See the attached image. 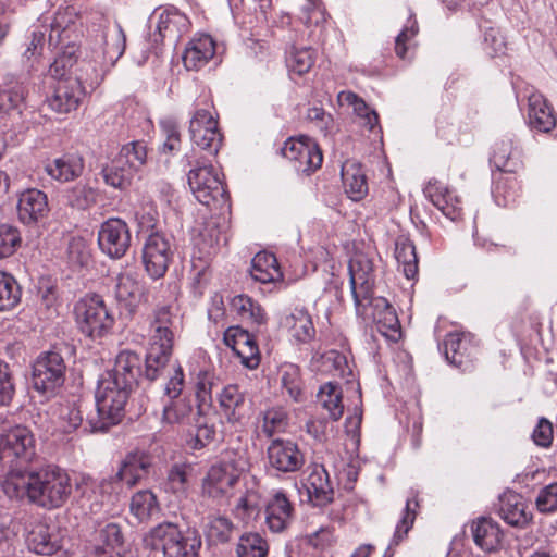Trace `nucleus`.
I'll return each instance as SVG.
<instances>
[{"label": "nucleus", "mask_w": 557, "mask_h": 557, "mask_svg": "<svg viewBox=\"0 0 557 557\" xmlns=\"http://www.w3.org/2000/svg\"><path fill=\"white\" fill-rule=\"evenodd\" d=\"M27 86L14 75H7L0 86V114L21 115L26 107Z\"/></svg>", "instance_id": "24"}, {"label": "nucleus", "mask_w": 557, "mask_h": 557, "mask_svg": "<svg viewBox=\"0 0 557 557\" xmlns=\"http://www.w3.org/2000/svg\"><path fill=\"white\" fill-rule=\"evenodd\" d=\"M159 511L156 495L149 490L138 491L132 496L131 512L140 521L149 519Z\"/></svg>", "instance_id": "51"}, {"label": "nucleus", "mask_w": 557, "mask_h": 557, "mask_svg": "<svg viewBox=\"0 0 557 557\" xmlns=\"http://www.w3.org/2000/svg\"><path fill=\"white\" fill-rule=\"evenodd\" d=\"M417 496V493L412 492V497L407 499L403 516L396 525L393 539L385 549L383 557H393L395 547L404 541L412 528L417 515L416 508L419 506Z\"/></svg>", "instance_id": "37"}, {"label": "nucleus", "mask_w": 557, "mask_h": 557, "mask_svg": "<svg viewBox=\"0 0 557 557\" xmlns=\"http://www.w3.org/2000/svg\"><path fill=\"white\" fill-rule=\"evenodd\" d=\"M81 20L82 16L74 7L59 9L51 23L49 44L52 45L55 38L59 42H63L64 39L71 38L72 33H75V38H78L76 25L78 22L82 24Z\"/></svg>", "instance_id": "30"}, {"label": "nucleus", "mask_w": 557, "mask_h": 557, "mask_svg": "<svg viewBox=\"0 0 557 557\" xmlns=\"http://www.w3.org/2000/svg\"><path fill=\"white\" fill-rule=\"evenodd\" d=\"M83 424V411L79 405L67 404L59 409L57 430L70 434Z\"/></svg>", "instance_id": "55"}, {"label": "nucleus", "mask_w": 557, "mask_h": 557, "mask_svg": "<svg viewBox=\"0 0 557 557\" xmlns=\"http://www.w3.org/2000/svg\"><path fill=\"white\" fill-rule=\"evenodd\" d=\"M134 172L119 157L111 164L103 166L101 175L107 185L117 189H126L134 176Z\"/></svg>", "instance_id": "42"}, {"label": "nucleus", "mask_w": 557, "mask_h": 557, "mask_svg": "<svg viewBox=\"0 0 557 557\" xmlns=\"http://www.w3.org/2000/svg\"><path fill=\"white\" fill-rule=\"evenodd\" d=\"M131 231L125 221L111 218L104 221L98 232V245L103 253L113 259L124 257L131 247Z\"/></svg>", "instance_id": "12"}, {"label": "nucleus", "mask_w": 557, "mask_h": 557, "mask_svg": "<svg viewBox=\"0 0 557 557\" xmlns=\"http://www.w3.org/2000/svg\"><path fill=\"white\" fill-rule=\"evenodd\" d=\"M141 293V286L131 273H121L116 277L115 298L126 307H133Z\"/></svg>", "instance_id": "49"}, {"label": "nucleus", "mask_w": 557, "mask_h": 557, "mask_svg": "<svg viewBox=\"0 0 557 557\" xmlns=\"http://www.w3.org/2000/svg\"><path fill=\"white\" fill-rule=\"evenodd\" d=\"M281 386L295 403H302L306 400L304 391V382L300 374V369L294 363H285L278 370Z\"/></svg>", "instance_id": "39"}, {"label": "nucleus", "mask_w": 557, "mask_h": 557, "mask_svg": "<svg viewBox=\"0 0 557 557\" xmlns=\"http://www.w3.org/2000/svg\"><path fill=\"white\" fill-rule=\"evenodd\" d=\"M211 201L214 202L215 208L221 211L222 215V224L221 226V236L216 237V243L223 242V245H226L228 242V236L226 234V230L228 227V214L231 213V202L230 196L225 189V186L219 175H211Z\"/></svg>", "instance_id": "35"}, {"label": "nucleus", "mask_w": 557, "mask_h": 557, "mask_svg": "<svg viewBox=\"0 0 557 557\" xmlns=\"http://www.w3.org/2000/svg\"><path fill=\"white\" fill-rule=\"evenodd\" d=\"M521 151L512 138L497 141L491 157L492 164L503 173H516L522 165Z\"/></svg>", "instance_id": "27"}, {"label": "nucleus", "mask_w": 557, "mask_h": 557, "mask_svg": "<svg viewBox=\"0 0 557 557\" xmlns=\"http://www.w3.org/2000/svg\"><path fill=\"white\" fill-rule=\"evenodd\" d=\"M78 329L89 337H102L113 326L114 318L99 295H87L74 306Z\"/></svg>", "instance_id": "5"}, {"label": "nucleus", "mask_w": 557, "mask_h": 557, "mask_svg": "<svg viewBox=\"0 0 557 557\" xmlns=\"http://www.w3.org/2000/svg\"><path fill=\"white\" fill-rule=\"evenodd\" d=\"M294 506L283 491L275 492L265 506V524L273 533L284 532L293 522Z\"/></svg>", "instance_id": "23"}, {"label": "nucleus", "mask_w": 557, "mask_h": 557, "mask_svg": "<svg viewBox=\"0 0 557 557\" xmlns=\"http://www.w3.org/2000/svg\"><path fill=\"white\" fill-rule=\"evenodd\" d=\"M236 531L233 521L225 516H218L211 519V545L228 543Z\"/></svg>", "instance_id": "61"}, {"label": "nucleus", "mask_w": 557, "mask_h": 557, "mask_svg": "<svg viewBox=\"0 0 557 557\" xmlns=\"http://www.w3.org/2000/svg\"><path fill=\"white\" fill-rule=\"evenodd\" d=\"M98 191L87 184H76L69 190V203L77 209L85 210L96 203Z\"/></svg>", "instance_id": "59"}, {"label": "nucleus", "mask_w": 557, "mask_h": 557, "mask_svg": "<svg viewBox=\"0 0 557 557\" xmlns=\"http://www.w3.org/2000/svg\"><path fill=\"white\" fill-rule=\"evenodd\" d=\"M343 394L337 383L327 382L323 384L318 393V400L329 411L330 418L334 421L342 418L344 413Z\"/></svg>", "instance_id": "40"}, {"label": "nucleus", "mask_w": 557, "mask_h": 557, "mask_svg": "<svg viewBox=\"0 0 557 557\" xmlns=\"http://www.w3.org/2000/svg\"><path fill=\"white\" fill-rule=\"evenodd\" d=\"M193 467L188 463H174L168 473V486L173 493H184L188 487V480Z\"/></svg>", "instance_id": "63"}, {"label": "nucleus", "mask_w": 557, "mask_h": 557, "mask_svg": "<svg viewBox=\"0 0 557 557\" xmlns=\"http://www.w3.org/2000/svg\"><path fill=\"white\" fill-rule=\"evenodd\" d=\"M475 544L485 552L495 550L502 537V532L496 522L490 518H479L471 525Z\"/></svg>", "instance_id": "34"}, {"label": "nucleus", "mask_w": 557, "mask_h": 557, "mask_svg": "<svg viewBox=\"0 0 557 557\" xmlns=\"http://www.w3.org/2000/svg\"><path fill=\"white\" fill-rule=\"evenodd\" d=\"M195 401L194 430L189 431L187 446L197 450L205 448L209 441V391L203 379L196 384Z\"/></svg>", "instance_id": "17"}, {"label": "nucleus", "mask_w": 557, "mask_h": 557, "mask_svg": "<svg viewBox=\"0 0 557 557\" xmlns=\"http://www.w3.org/2000/svg\"><path fill=\"white\" fill-rule=\"evenodd\" d=\"M20 298L21 290L15 278L11 274L0 271V311L14 308Z\"/></svg>", "instance_id": "54"}, {"label": "nucleus", "mask_w": 557, "mask_h": 557, "mask_svg": "<svg viewBox=\"0 0 557 557\" xmlns=\"http://www.w3.org/2000/svg\"><path fill=\"white\" fill-rule=\"evenodd\" d=\"M232 309L246 321L261 325L265 322L267 315L263 308L247 295H238L232 299Z\"/></svg>", "instance_id": "45"}, {"label": "nucleus", "mask_w": 557, "mask_h": 557, "mask_svg": "<svg viewBox=\"0 0 557 557\" xmlns=\"http://www.w3.org/2000/svg\"><path fill=\"white\" fill-rule=\"evenodd\" d=\"M339 106L352 108L359 124L369 131H374L379 126V115L375 110L371 109L366 101L357 94L344 90L337 95Z\"/></svg>", "instance_id": "32"}, {"label": "nucleus", "mask_w": 557, "mask_h": 557, "mask_svg": "<svg viewBox=\"0 0 557 557\" xmlns=\"http://www.w3.org/2000/svg\"><path fill=\"white\" fill-rule=\"evenodd\" d=\"M199 102L190 123L189 133L191 141L201 149L209 148V111Z\"/></svg>", "instance_id": "44"}, {"label": "nucleus", "mask_w": 557, "mask_h": 557, "mask_svg": "<svg viewBox=\"0 0 557 557\" xmlns=\"http://www.w3.org/2000/svg\"><path fill=\"white\" fill-rule=\"evenodd\" d=\"M27 545L30 550L38 555L50 556L62 547V540L59 533L48 525L39 524L28 534Z\"/></svg>", "instance_id": "31"}, {"label": "nucleus", "mask_w": 557, "mask_h": 557, "mask_svg": "<svg viewBox=\"0 0 557 557\" xmlns=\"http://www.w3.org/2000/svg\"><path fill=\"white\" fill-rule=\"evenodd\" d=\"M342 180L345 191L350 199L357 201L368 194V181L361 164L347 160L342 165Z\"/></svg>", "instance_id": "29"}, {"label": "nucleus", "mask_w": 557, "mask_h": 557, "mask_svg": "<svg viewBox=\"0 0 557 557\" xmlns=\"http://www.w3.org/2000/svg\"><path fill=\"white\" fill-rule=\"evenodd\" d=\"M49 210L48 197L44 191L28 188L20 194L17 215L23 224H36L48 215Z\"/></svg>", "instance_id": "22"}, {"label": "nucleus", "mask_w": 557, "mask_h": 557, "mask_svg": "<svg viewBox=\"0 0 557 557\" xmlns=\"http://www.w3.org/2000/svg\"><path fill=\"white\" fill-rule=\"evenodd\" d=\"M419 33V25L414 13L408 9V18L400 33L395 39V52L400 59L409 58L413 47V39Z\"/></svg>", "instance_id": "50"}, {"label": "nucleus", "mask_w": 557, "mask_h": 557, "mask_svg": "<svg viewBox=\"0 0 557 557\" xmlns=\"http://www.w3.org/2000/svg\"><path fill=\"white\" fill-rule=\"evenodd\" d=\"M53 94L48 98L49 107L58 113H70L76 110L82 103L86 90L82 86V78H75L69 75L64 78H57Z\"/></svg>", "instance_id": "16"}, {"label": "nucleus", "mask_w": 557, "mask_h": 557, "mask_svg": "<svg viewBox=\"0 0 557 557\" xmlns=\"http://www.w3.org/2000/svg\"><path fill=\"white\" fill-rule=\"evenodd\" d=\"M126 38L123 29L117 26L103 34V53L112 62L120 59L125 50Z\"/></svg>", "instance_id": "58"}, {"label": "nucleus", "mask_w": 557, "mask_h": 557, "mask_svg": "<svg viewBox=\"0 0 557 557\" xmlns=\"http://www.w3.org/2000/svg\"><path fill=\"white\" fill-rule=\"evenodd\" d=\"M307 471L308 474L304 479L302 486L306 490L308 500L317 507H324L332 503L334 490L324 466L313 463L308 467Z\"/></svg>", "instance_id": "18"}, {"label": "nucleus", "mask_w": 557, "mask_h": 557, "mask_svg": "<svg viewBox=\"0 0 557 557\" xmlns=\"http://www.w3.org/2000/svg\"><path fill=\"white\" fill-rule=\"evenodd\" d=\"M269 544L257 532L243 533L236 545L237 557H267Z\"/></svg>", "instance_id": "46"}, {"label": "nucleus", "mask_w": 557, "mask_h": 557, "mask_svg": "<svg viewBox=\"0 0 557 557\" xmlns=\"http://www.w3.org/2000/svg\"><path fill=\"white\" fill-rule=\"evenodd\" d=\"M233 351L240 359V362L248 369H256L260 363V351L256 343L255 336L246 331L243 342L235 346Z\"/></svg>", "instance_id": "56"}, {"label": "nucleus", "mask_w": 557, "mask_h": 557, "mask_svg": "<svg viewBox=\"0 0 557 557\" xmlns=\"http://www.w3.org/2000/svg\"><path fill=\"white\" fill-rule=\"evenodd\" d=\"M35 454L36 441L28 428L16 425L0 434V462L3 466L27 463Z\"/></svg>", "instance_id": "7"}, {"label": "nucleus", "mask_w": 557, "mask_h": 557, "mask_svg": "<svg viewBox=\"0 0 557 557\" xmlns=\"http://www.w3.org/2000/svg\"><path fill=\"white\" fill-rule=\"evenodd\" d=\"M528 124L533 131L549 133L556 126V116L553 108L543 95L532 92L528 97Z\"/></svg>", "instance_id": "26"}, {"label": "nucleus", "mask_w": 557, "mask_h": 557, "mask_svg": "<svg viewBox=\"0 0 557 557\" xmlns=\"http://www.w3.org/2000/svg\"><path fill=\"white\" fill-rule=\"evenodd\" d=\"M195 233L193 237L190 289L194 298L200 299L205 296L209 286V243L201 231L195 230Z\"/></svg>", "instance_id": "14"}, {"label": "nucleus", "mask_w": 557, "mask_h": 557, "mask_svg": "<svg viewBox=\"0 0 557 557\" xmlns=\"http://www.w3.org/2000/svg\"><path fill=\"white\" fill-rule=\"evenodd\" d=\"M131 389L107 374L100 377L95 393L96 414L86 418L90 432H104L122 420Z\"/></svg>", "instance_id": "3"}, {"label": "nucleus", "mask_w": 557, "mask_h": 557, "mask_svg": "<svg viewBox=\"0 0 557 557\" xmlns=\"http://www.w3.org/2000/svg\"><path fill=\"white\" fill-rule=\"evenodd\" d=\"M368 314H360L367 320H372L377 331L387 339L396 342L400 335V323L392 305L383 297L371 296L364 301Z\"/></svg>", "instance_id": "15"}, {"label": "nucleus", "mask_w": 557, "mask_h": 557, "mask_svg": "<svg viewBox=\"0 0 557 557\" xmlns=\"http://www.w3.org/2000/svg\"><path fill=\"white\" fill-rule=\"evenodd\" d=\"M267 454L270 467L278 472H295L304 465V456L292 441L274 440Z\"/></svg>", "instance_id": "20"}, {"label": "nucleus", "mask_w": 557, "mask_h": 557, "mask_svg": "<svg viewBox=\"0 0 557 557\" xmlns=\"http://www.w3.org/2000/svg\"><path fill=\"white\" fill-rule=\"evenodd\" d=\"M493 196L498 206L508 207L516 202L519 186L513 177H499L495 181Z\"/></svg>", "instance_id": "57"}, {"label": "nucleus", "mask_w": 557, "mask_h": 557, "mask_svg": "<svg viewBox=\"0 0 557 557\" xmlns=\"http://www.w3.org/2000/svg\"><path fill=\"white\" fill-rule=\"evenodd\" d=\"M172 258L171 244L160 232H152L146 239L143 249V262L150 277H162Z\"/></svg>", "instance_id": "13"}, {"label": "nucleus", "mask_w": 557, "mask_h": 557, "mask_svg": "<svg viewBox=\"0 0 557 557\" xmlns=\"http://www.w3.org/2000/svg\"><path fill=\"white\" fill-rule=\"evenodd\" d=\"M209 166L191 169L188 173V185L195 198L205 206L209 205Z\"/></svg>", "instance_id": "52"}, {"label": "nucleus", "mask_w": 557, "mask_h": 557, "mask_svg": "<svg viewBox=\"0 0 557 557\" xmlns=\"http://www.w3.org/2000/svg\"><path fill=\"white\" fill-rule=\"evenodd\" d=\"M245 461L240 451L225 449L211 463V497H230Z\"/></svg>", "instance_id": "6"}, {"label": "nucleus", "mask_w": 557, "mask_h": 557, "mask_svg": "<svg viewBox=\"0 0 557 557\" xmlns=\"http://www.w3.org/2000/svg\"><path fill=\"white\" fill-rule=\"evenodd\" d=\"M89 541L120 552L124 547L125 536L120 523L102 521L96 524Z\"/></svg>", "instance_id": "38"}, {"label": "nucleus", "mask_w": 557, "mask_h": 557, "mask_svg": "<svg viewBox=\"0 0 557 557\" xmlns=\"http://www.w3.org/2000/svg\"><path fill=\"white\" fill-rule=\"evenodd\" d=\"M315 62V53L309 47H293L286 57L289 74L302 76L308 73Z\"/></svg>", "instance_id": "47"}, {"label": "nucleus", "mask_w": 557, "mask_h": 557, "mask_svg": "<svg viewBox=\"0 0 557 557\" xmlns=\"http://www.w3.org/2000/svg\"><path fill=\"white\" fill-rule=\"evenodd\" d=\"M174 315L170 306H161L153 310L150 321L148 350L145 368L141 358L131 350L121 351L115 359L114 368L104 374L132 388L139 377L152 382L162 376L166 370L174 344Z\"/></svg>", "instance_id": "1"}, {"label": "nucleus", "mask_w": 557, "mask_h": 557, "mask_svg": "<svg viewBox=\"0 0 557 557\" xmlns=\"http://www.w3.org/2000/svg\"><path fill=\"white\" fill-rule=\"evenodd\" d=\"M67 260L72 267L83 268L90 260V251L83 237H71L66 249Z\"/></svg>", "instance_id": "60"}, {"label": "nucleus", "mask_w": 557, "mask_h": 557, "mask_svg": "<svg viewBox=\"0 0 557 557\" xmlns=\"http://www.w3.org/2000/svg\"><path fill=\"white\" fill-rule=\"evenodd\" d=\"M200 544L196 536H183L172 523L159 524L144 537L145 547L161 550L164 557H197Z\"/></svg>", "instance_id": "4"}, {"label": "nucleus", "mask_w": 557, "mask_h": 557, "mask_svg": "<svg viewBox=\"0 0 557 557\" xmlns=\"http://www.w3.org/2000/svg\"><path fill=\"white\" fill-rule=\"evenodd\" d=\"M85 168L84 158L75 152L64 153L45 164L48 176L59 183H69L78 178Z\"/></svg>", "instance_id": "25"}, {"label": "nucleus", "mask_w": 557, "mask_h": 557, "mask_svg": "<svg viewBox=\"0 0 557 557\" xmlns=\"http://www.w3.org/2000/svg\"><path fill=\"white\" fill-rule=\"evenodd\" d=\"M244 397L237 385L225 386L219 395L220 408L228 420L236 419V409L243 404Z\"/></svg>", "instance_id": "62"}, {"label": "nucleus", "mask_w": 557, "mask_h": 557, "mask_svg": "<svg viewBox=\"0 0 557 557\" xmlns=\"http://www.w3.org/2000/svg\"><path fill=\"white\" fill-rule=\"evenodd\" d=\"M1 487L11 499L27 498L46 509L62 507L72 493L69 474L54 465L29 472L11 469L1 481Z\"/></svg>", "instance_id": "2"}, {"label": "nucleus", "mask_w": 557, "mask_h": 557, "mask_svg": "<svg viewBox=\"0 0 557 557\" xmlns=\"http://www.w3.org/2000/svg\"><path fill=\"white\" fill-rule=\"evenodd\" d=\"M282 324L287 329L290 336L299 343H307L315 335L312 319L308 311L302 308L294 309L283 319Z\"/></svg>", "instance_id": "33"}, {"label": "nucleus", "mask_w": 557, "mask_h": 557, "mask_svg": "<svg viewBox=\"0 0 557 557\" xmlns=\"http://www.w3.org/2000/svg\"><path fill=\"white\" fill-rule=\"evenodd\" d=\"M21 235L15 226L0 224V259L11 257L21 245Z\"/></svg>", "instance_id": "64"}, {"label": "nucleus", "mask_w": 557, "mask_h": 557, "mask_svg": "<svg viewBox=\"0 0 557 557\" xmlns=\"http://www.w3.org/2000/svg\"><path fill=\"white\" fill-rule=\"evenodd\" d=\"M119 157L135 173L141 169L147 161V146L144 141H132L124 145Z\"/></svg>", "instance_id": "53"}, {"label": "nucleus", "mask_w": 557, "mask_h": 557, "mask_svg": "<svg viewBox=\"0 0 557 557\" xmlns=\"http://www.w3.org/2000/svg\"><path fill=\"white\" fill-rule=\"evenodd\" d=\"M209 48V35L193 39L183 54V62L188 71H199L208 63L207 51Z\"/></svg>", "instance_id": "43"}, {"label": "nucleus", "mask_w": 557, "mask_h": 557, "mask_svg": "<svg viewBox=\"0 0 557 557\" xmlns=\"http://www.w3.org/2000/svg\"><path fill=\"white\" fill-rule=\"evenodd\" d=\"M446 360L455 367L467 371L471 368L478 349L469 335L465 333H449L443 343Z\"/></svg>", "instance_id": "21"}, {"label": "nucleus", "mask_w": 557, "mask_h": 557, "mask_svg": "<svg viewBox=\"0 0 557 557\" xmlns=\"http://www.w3.org/2000/svg\"><path fill=\"white\" fill-rule=\"evenodd\" d=\"M525 508V503L517 493L508 492L499 498V515L508 524H525L529 521Z\"/></svg>", "instance_id": "36"}, {"label": "nucleus", "mask_w": 557, "mask_h": 557, "mask_svg": "<svg viewBox=\"0 0 557 557\" xmlns=\"http://www.w3.org/2000/svg\"><path fill=\"white\" fill-rule=\"evenodd\" d=\"M151 467L150 457L144 451H131L122 460L117 472L108 479H103L100 483L102 492H119L122 484L127 487L135 486L144 479Z\"/></svg>", "instance_id": "10"}, {"label": "nucleus", "mask_w": 557, "mask_h": 557, "mask_svg": "<svg viewBox=\"0 0 557 557\" xmlns=\"http://www.w3.org/2000/svg\"><path fill=\"white\" fill-rule=\"evenodd\" d=\"M249 273L251 278L260 284L277 283L283 280L276 257L267 251H260L252 258Z\"/></svg>", "instance_id": "28"}, {"label": "nucleus", "mask_w": 557, "mask_h": 557, "mask_svg": "<svg viewBox=\"0 0 557 557\" xmlns=\"http://www.w3.org/2000/svg\"><path fill=\"white\" fill-rule=\"evenodd\" d=\"M425 197L448 219L456 221L462 215L461 199L447 185L431 178L423 188Z\"/></svg>", "instance_id": "19"}, {"label": "nucleus", "mask_w": 557, "mask_h": 557, "mask_svg": "<svg viewBox=\"0 0 557 557\" xmlns=\"http://www.w3.org/2000/svg\"><path fill=\"white\" fill-rule=\"evenodd\" d=\"M395 258L401 268L404 275L408 280H412L418 274V258L414 245L408 240L403 239L396 243Z\"/></svg>", "instance_id": "48"}, {"label": "nucleus", "mask_w": 557, "mask_h": 557, "mask_svg": "<svg viewBox=\"0 0 557 557\" xmlns=\"http://www.w3.org/2000/svg\"><path fill=\"white\" fill-rule=\"evenodd\" d=\"M66 363L60 351L41 352L33 364V387L40 394H53L65 381Z\"/></svg>", "instance_id": "8"}, {"label": "nucleus", "mask_w": 557, "mask_h": 557, "mask_svg": "<svg viewBox=\"0 0 557 557\" xmlns=\"http://www.w3.org/2000/svg\"><path fill=\"white\" fill-rule=\"evenodd\" d=\"M348 272L356 312L357 314H368L364 301H368L373 294V262L364 253H355L349 261Z\"/></svg>", "instance_id": "9"}, {"label": "nucleus", "mask_w": 557, "mask_h": 557, "mask_svg": "<svg viewBox=\"0 0 557 557\" xmlns=\"http://www.w3.org/2000/svg\"><path fill=\"white\" fill-rule=\"evenodd\" d=\"M281 153L294 164L296 171L306 174L319 169L323 161L319 147L306 136L288 138L281 148Z\"/></svg>", "instance_id": "11"}, {"label": "nucleus", "mask_w": 557, "mask_h": 557, "mask_svg": "<svg viewBox=\"0 0 557 557\" xmlns=\"http://www.w3.org/2000/svg\"><path fill=\"white\" fill-rule=\"evenodd\" d=\"M46 35L47 27L41 26L34 29L28 38L26 49L22 54L23 65L28 72L37 70L46 44Z\"/></svg>", "instance_id": "41"}]
</instances>
